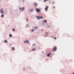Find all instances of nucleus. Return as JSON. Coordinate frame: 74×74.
<instances>
[{"label":"nucleus","mask_w":74,"mask_h":74,"mask_svg":"<svg viewBox=\"0 0 74 74\" xmlns=\"http://www.w3.org/2000/svg\"><path fill=\"white\" fill-rule=\"evenodd\" d=\"M39 25L40 26H42L44 25V23H43V21H40L39 23Z\"/></svg>","instance_id":"nucleus-1"},{"label":"nucleus","mask_w":74,"mask_h":74,"mask_svg":"<svg viewBox=\"0 0 74 74\" xmlns=\"http://www.w3.org/2000/svg\"><path fill=\"white\" fill-rule=\"evenodd\" d=\"M52 51L53 52H56V51H57V47H54L53 48V49Z\"/></svg>","instance_id":"nucleus-2"},{"label":"nucleus","mask_w":74,"mask_h":74,"mask_svg":"<svg viewBox=\"0 0 74 74\" xmlns=\"http://www.w3.org/2000/svg\"><path fill=\"white\" fill-rule=\"evenodd\" d=\"M35 11L36 12H40V9L38 8H36L35 9Z\"/></svg>","instance_id":"nucleus-3"},{"label":"nucleus","mask_w":74,"mask_h":74,"mask_svg":"<svg viewBox=\"0 0 74 74\" xmlns=\"http://www.w3.org/2000/svg\"><path fill=\"white\" fill-rule=\"evenodd\" d=\"M24 43L25 44L26 43H27V44H29V42L28 40H25L24 41Z\"/></svg>","instance_id":"nucleus-4"},{"label":"nucleus","mask_w":74,"mask_h":74,"mask_svg":"<svg viewBox=\"0 0 74 74\" xmlns=\"http://www.w3.org/2000/svg\"><path fill=\"white\" fill-rule=\"evenodd\" d=\"M45 35L46 37H48V36H49V34L48 33V32H46Z\"/></svg>","instance_id":"nucleus-5"},{"label":"nucleus","mask_w":74,"mask_h":74,"mask_svg":"<svg viewBox=\"0 0 74 74\" xmlns=\"http://www.w3.org/2000/svg\"><path fill=\"white\" fill-rule=\"evenodd\" d=\"M48 6H47L45 8V10L46 11L48 10Z\"/></svg>","instance_id":"nucleus-6"},{"label":"nucleus","mask_w":74,"mask_h":74,"mask_svg":"<svg viewBox=\"0 0 74 74\" xmlns=\"http://www.w3.org/2000/svg\"><path fill=\"white\" fill-rule=\"evenodd\" d=\"M34 5L35 6V7H37V6L38 5V4H37L36 3H34Z\"/></svg>","instance_id":"nucleus-7"},{"label":"nucleus","mask_w":74,"mask_h":74,"mask_svg":"<svg viewBox=\"0 0 74 74\" xmlns=\"http://www.w3.org/2000/svg\"><path fill=\"white\" fill-rule=\"evenodd\" d=\"M51 54V53H48L47 54V56L48 57H49V56H50V55Z\"/></svg>","instance_id":"nucleus-8"},{"label":"nucleus","mask_w":74,"mask_h":74,"mask_svg":"<svg viewBox=\"0 0 74 74\" xmlns=\"http://www.w3.org/2000/svg\"><path fill=\"white\" fill-rule=\"evenodd\" d=\"M1 13L2 14H3L4 12H3V9H1Z\"/></svg>","instance_id":"nucleus-9"},{"label":"nucleus","mask_w":74,"mask_h":74,"mask_svg":"<svg viewBox=\"0 0 74 74\" xmlns=\"http://www.w3.org/2000/svg\"><path fill=\"white\" fill-rule=\"evenodd\" d=\"M36 18L37 19H38V20H40V16H36Z\"/></svg>","instance_id":"nucleus-10"},{"label":"nucleus","mask_w":74,"mask_h":74,"mask_svg":"<svg viewBox=\"0 0 74 74\" xmlns=\"http://www.w3.org/2000/svg\"><path fill=\"white\" fill-rule=\"evenodd\" d=\"M9 37H12V34H9Z\"/></svg>","instance_id":"nucleus-11"},{"label":"nucleus","mask_w":74,"mask_h":74,"mask_svg":"<svg viewBox=\"0 0 74 74\" xmlns=\"http://www.w3.org/2000/svg\"><path fill=\"white\" fill-rule=\"evenodd\" d=\"M36 50V49L35 48H34V49H32V51H35Z\"/></svg>","instance_id":"nucleus-12"},{"label":"nucleus","mask_w":74,"mask_h":74,"mask_svg":"<svg viewBox=\"0 0 74 74\" xmlns=\"http://www.w3.org/2000/svg\"><path fill=\"white\" fill-rule=\"evenodd\" d=\"M25 8L24 7H23L22 8V11H24L25 10Z\"/></svg>","instance_id":"nucleus-13"},{"label":"nucleus","mask_w":74,"mask_h":74,"mask_svg":"<svg viewBox=\"0 0 74 74\" xmlns=\"http://www.w3.org/2000/svg\"><path fill=\"white\" fill-rule=\"evenodd\" d=\"M33 9H30L29 10V11H30L31 12H33Z\"/></svg>","instance_id":"nucleus-14"},{"label":"nucleus","mask_w":74,"mask_h":74,"mask_svg":"<svg viewBox=\"0 0 74 74\" xmlns=\"http://www.w3.org/2000/svg\"><path fill=\"white\" fill-rule=\"evenodd\" d=\"M47 21L46 20H44V23H47Z\"/></svg>","instance_id":"nucleus-15"},{"label":"nucleus","mask_w":74,"mask_h":74,"mask_svg":"<svg viewBox=\"0 0 74 74\" xmlns=\"http://www.w3.org/2000/svg\"><path fill=\"white\" fill-rule=\"evenodd\" d=\"M12 51L15 50V47H12Z\"/></svg>","instance_id":"nucleus-16"},{"label":"nucleus","mask_w":74,"mask_h":74,"mask_svg":"<svg viewBox=\"0 0 74 74\" xmlns=\"http://www.w3.org/2000/svg\"><path fill=\"white\" fill-rule=\"evenodd\" d=\"M4 42L5 43H7V40H5Z\"/></svg>","instance_id":"nucleus-17"},{"label":"nucleus","mask_w":74,"mask_h":74,"mask_svg":"<svg viewBox=\"0 0 74 74\" xmlns=\"http://www.w3.org/2000/svg\"><path fill=\"white\" fill-rule=\"evenodd\" d=\"M12 30L13 32H14V31H15V28H13L12 29Z\"/></svg>","instance_id":"nucleus-18"},{"label":"nucleus","mask_w":74,"mask_h":74,"mask_svg":"<svg viewBox=\"0 0 74 74\" xmlns=\"http://www.w3.org/2000/svg\"><path fill=\"white\" fill-rule=\"evenodd\" d=\"M49 1V0H44V2H46V1Z\"/></svg>","instance_id":"nucleus-19"},{"label":"nucleus","mask_w":74,"mask_h":74,"mask_svg":"<svg viewBox=\"0 0 74 74\" xmlns=\"http://www.w3.org/2000/svg\"><path fill=\"white\" fill-rule=\"evenodd\" d=\"M19 10H20L21 11H22V8H21V7H20L19 8Z\"/></svg>","instance_id":"nucleus-20"},{"label":"nucleus","mask_w":74,"mask_h":74,"mask_svg":"<svg viewBox=\"0 0 74 74\" xmlns=\"http://www.w3.org/2000/svg\"><path fill=\"white\" fill-rule=\"evenodd\" d=\"M1 17H2V18H3V17H4V15L3 14H2L1 15Z\"/></svg>","instance_id":"nucleus-21"},{"label":"nucleus","mask_w":74,"mask_h":74,"mask_svg":"<svg viewBox=\"0 0 74 74\" xmlns=\"http://www.w3.org/2000/svg\"><path fill=\"white\" fill-rule=\"evenodd\" d=\"M42 16H40V19H42Z\"/></svg>","instance_id":"nucleus-22"},{"label":"nucleus","mask_w":74,"mask_h":74,"mask_svg":"<svg viewBox=\"0 0 74 74\" xmlns=\"http://www.w3.org/2000/svg\"><path fill=\"white\" fill-rule=\"evenodd\" d=\"M34 29H32V30H31V32H34Z\"/></svg>","instance_id":"nucleus-23"},{"label":"nucleus","mask_w":74,"mask_h":74,"mask_svg":"<svg viewBox=\"0 0 74 74\" xmlns=\"http://www.w3.org/2000/svg\"><path fill=\"white\" fill-rule=\"evenodd\" d=\"M26 27H28V24L26 25Z\"/></svg>","instance_id":"nucleus-24"},{"label":"nucleus","mask_w":74,"mask_h":74,"mask_svg":"<svg viewBox=\"0 0 74 74\" xmlns=\"http://www.w3.org/2000/svg\"><path fill=\"white\" fill-rule=\"evenodd\" d=\"M38 27H35L34 29H37Z\"/></svg>","instance_id":"nucleus-25"},{"label":"nucleus","mask_w":74,"mask_h":74,"mask_svg":"<svg viewBox=\"0 0 74 74\" xmlns=\"http://www.w3.org/2000/svg\"><path fill=\"white\" fill-rule=\"evenodd\" d=\"M54 40H56V37H54Z\"/></svg>","instance_id":"nucleus-26"},{"label":"nucleus","mask_w":74,"mask_h":74,"mask_svg":"<svg viewBox=\"0 0 74 74\" xmlns=\"http://www.w3.org/2000/svg\"><path fill=\"white\" fill-rule=\"evenodd\" d=\"M52 4H55V2H52Z\"/></svg>","instance_id":"nucleus-27"},{"label":"nucleus","mask_w":74,"mask_h":74,"mask_svg":"<svg viewBox=\"0 0 74 74\" xmlns=\"http://www.w3.org/2000/svg\"><path fill=\"white\" fill-rule=\"evenodd\" d=\"M50 27V26H49V25L48 26H47V27Z\"/></svg>","instance_id":"nucleus-28"},{"label":"nucleus","mask_w":74,"mask_h":74,"mask_svg":"<svg viewBox=\"0 0 74 74\" xmlns=\"http://www.w3.org/2000/svg\"><path fill=\"white\" fill-rule=\"evenodd\" d=\"M24 1H25V0H23L22 1V2H23Z\"/></svg>","instance_id":"nucleus-29"},{"label":"nucleus","mask_w":74,"mask_h":74,"mask_svg":"<svg viewBox=\"0 0 74 74\" xmlns=\"http://www.w3.org/2000/svg\"><path fill=\"white\" fill-rule=\"evenodd\" d=\"M34 46H36V44H34Z\"/></svg>","instance_id":"nucleus-30"},{"label":"nucleus","mask_w":74,"mask_h":74,"mask_svg":"<svg viewBox=\"0 0 74 74\" xmlns=\"http://www.w3.org/2000/svg\"><path fill=\"white\" fill-rule=\"evenodd\" d=\"M26 21H28V19H27Z\"/></svg>","instance_id":"nucleus-31"},{"label":"nucleus","mask_w":74,"mask_h":74,"mask_svg":"<svg viewBox=\"0 0 74 74\" xmlns=\"http://www.w3.org/2000/svg\"><path fill=\"white\" fill-rule=\"evenodd\" d=\"M53 8H55V6H54V7H53Z\"/></svg>","instance_id":"nucleus-32"},{"label":"nucleus","mask_w":74,"mask_h":74,"mask_svg":"<svg viewBox=\"0 0 74 74\" xmlns=\"http://www.w3.org/2000/svg\"><path fill=\"white\" fill-rule=\"evenodd\" d=\"M23 69L24 70H25V68H24Z\"/></svg>","instance_id":"nucleus-33"},{"label":"nucleus","mask_w":74,"mask_h":74,"mask_svg":"<svg viewBox=\"0 0 74 74\" xmlns=\"http://www.w3.org/2000/svg\"><path fill=\"white\" fill-rule=\"evenodd\" d=\"M41 30V31H43V29H42Z\"/></svg>","instance_id":"nucleus-34"},{"label":"nucleus","mask_w":74,"mask_h":74,"mask_svg":"<svg viewBox=\"0 0 74 74\" xmlns=\"http://www.w3.org/2000/svg\"><path fill=\"white\" fill-rule=\"evenodd\" d=\"M29 52H32V51H31V50H30V51H29Z\"/></svg>","instance_id":"nucleus-35"},{"label":"nucleus","mask_w":74,"mask_h":74,"mask_svg":"<svg viewBox=\"0 0 74 74\" xmlns=\"http://www.w3.org/2000/svg\"><path fill=\"white\" fill-rule=\"evenodd\" d=\"M41 52H43V53H44V51H42Z\"/></svg>","instance_id":"nucleus-36"},{"label":"nucleus","mask_w":74,"mask_h":74,"mask_svg":"<svg viewBox=\"0 0 74 74\" xmlns=\"http://www.w3.org/2000/svg\"><path fill=\"white\" fill-rule=\"evenodd\" d=\"M73 74H74V72L73 73Z\"/></svg>","instance_id":"nucleus-37"},{"label":"nucleus","mask_w":74,"mask_h":74,"mask_svg":"<svg viewBox=\"0 0 74 74\" xmlns=\"http://www.w3.org/2000/svg\"><path fill=\"white\" fill-rule=\"evenodd\" d=\"M0 6H1V5H0Z\"/></svg>","instance_id":"nucleus-38"}]
</instances>
